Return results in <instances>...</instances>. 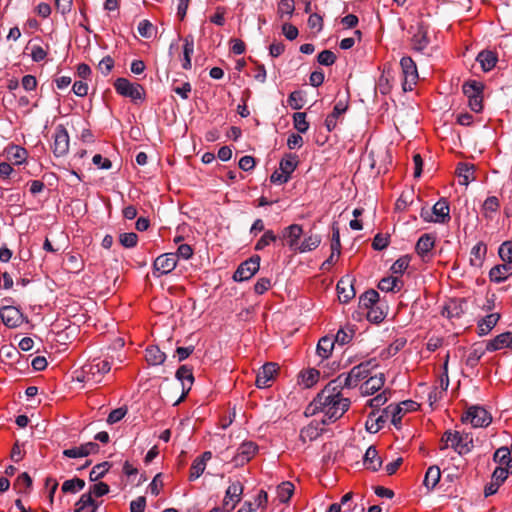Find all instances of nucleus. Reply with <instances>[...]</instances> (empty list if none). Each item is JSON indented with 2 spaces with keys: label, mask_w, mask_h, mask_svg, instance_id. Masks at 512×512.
<instances>
[{
  "label": "nucleus",
  "mask_w": 512,
  "mask_h": 512,
  "mask_svg": "<svg viewBox=\"0 0 512 512\" xmlns=\"http://www.w3.org/2000/svg\"><path fill=\"white\" fill-rule=\"evenodd\" d=\"M410 33H412L411 45L413 50L421 52L430 44L428 28L423 23H417L411 26Z\"/></svg>",
  "instance_id": "nucleus-15"
},
{
  "label": "nucleus",
  "mask_w": 512,
  "mask_h": 512,
  "mask_svg": "<svg viewBox=\"0 0 512 512\" xmlns=\"http://www.w3.org/2000/svg\"><path fill=\"white\" fill-rule=\"evenodd\" d=\"M459 183L467 186L474 179V167L466 163H460L457 167Z\"/></svg>",
  "instance_id": "nucleus-36"
},
{
  "label": "nucleus",
  "mask_w": 512,
  "mask_h": 512,
  "mask_svg": "<svg viewBox=\"0 0 512 512\" xmlns=\"http://www.w3.org/2000/svg\"><path fill=\"white\" fill-rule=\"evenodd\" d=\"M293 125L294 128L299 133H306L309 129V123L306 120V113L304 112H296L293 115Z\"/></svg>",
  "instance_id": "nucleus-47"
},
{
  "label": "nucleus",
  "mask_w": 512,
  "mask_h": 512,
  "mask_svg": "<svg viewBox=\"0 0 512 512\" xmlns=\"http://www.w3.org/2000/svg\"><path fill=\"white\" fill-rule=\"evenodd\" d=\"M420 217L425 222H434V223H447L450 221V207L448 201L444 198L438 200L434 206L429 208H422L420 212Z\"/></svg>",
  "instance_id": "nucleus-6"
},
{
  "label": "nucleus",
  "mask_w": 512,
  "mask_h": 512,
  "mask_svg": "<svg viewBox=\"0 0 512 512\" xmlns=\"http://www.w3.org/2000/svg\"><path fill=\"white\" fill-rule=\"evenodd\" d=\"M448 318L459 317L462 313L461 305L456 301H450L444 308L443 312Z\"/></svg>",
  "instance_id": "nucleus-61"
},
{
  "label": "nucleus",
  "mask_w": 512,
  "mask_h": 512,
  "mask_svg": "<svg viewBox=\"0 0 512 512\" xmlns=\"http://www.w3.org/2000/svg\"><path fill=\"white\" fill-rule=\"evenodd\" d=\"M303 235V228L299 224H291L284 228L281 233V238L287 240L288 247L296 251L300 245V238Z\"/></svg>",
  "instance_id": "nucleus-19"
},
{
  "label": "nucleus",
  "mask_w": 512,
  "mask_h": 512,
  "mask_svg": "<svg viewBox=\"0 0 512 512\" xmlns=\"http://www.w3.org/2000/svg\"><path fill=\"white\" fill-rule=\"evenodd\" d=\"M298 161L297 157L295 155H286L282 160L280 161L279 168L282 170L286 175L291 177V174L295 171L297 167Z\"/></svg>",
  "instance_id": "nucleus-42"
},
{
  "label": "nucleus",
  "mask_w": 512,
  "mask_h": 512,
  "mask_svg": "<svg viewBox=\"0 0 512 512\" xmlns=\"http://www.w3.org/2000/svg\"><path fill=\"white\" fill-rule=\"evenodd\" d=\"M337 292L340 302L347 303L355 296L352 279L349 276L342 277L337 283Z\"/></svg>",
  "instance_id": "nucleus-22"
},
{
  "label": "nucleus",
  "mask_w": 512,
  "mask_h": 512,
  "mask_svg": "<svg viewBox=\"0 0 512 512\" xmlns=\"http://www.w3.org/2000/svg\"><path fill=\"white\" fill-rule=\"evenodd\" d=\"M177 266L176 255L164 253L158 256L153 263L154 275L161 276L172 272Z\"/></svg>",
  "instance_id": "nucleus-17"
},
{
  "label": "nucleus",
  "mask_w": 512,
  "mask_h": 512,
  "mask_svg": "<svg viewBox=\"0 0 512 512\" xmlns=\"http://www.w3.org/2000/svg\"><path fill=\"white\" fill-rule=\"evenodd\" d=\"M52 151L56 157H62L69 151V134L66 128L59 124L53 133Z\"/></svg>",
  "instance_id": "nucleus-10"
},
{
  "label": "nucleus",
  "mask_w": 512,
  "mask_h": 512,
  "mask_svg": "<svg viewBox=\"0 0 512 512\" xmlns=\"http://www.w3.org/2000/svg\"><path fill=\"white\" fill-rule=\"evenodd\" d=\"M176 378L182 383L183 395H186L194 382L192 369L186 365H182L176 371Z\"/></svg>",
  "instance_id": "nucleus-25"
},
{
  "label": "nucleus",
  "mask_w": 512,
  "mask_h": 512,
  "mask_svg": "<svg viewBox=\"0 0 512 512\" xmlns=\"http://www.w3.org/2000/svg\"><path fill=\"white\" fill-rule=\"evenodd\" d=\"M400 66L403 73V89L411 91L418 80V70L415 62L409 56L402 57Z\"/></svg>",
  "instance_id": "nucleus-9"
},
{
  "label": "nucleus",
  "mask_w": 512,
  "mask_h": 512,
  "mask_svg": "<svg viewBox=\"0 0 512 512\" xmlns=\"http://www.w3.org/2000/svg\"><path fill=\"white\" fill-rule=\"evenodd\" d=\"M510 473H512V469L498 466L496 467L492 474V480L501 486L504 483V481L508 478Z\"/></svg>",
  "instance_id": "nucleus-56"
},
{
  "label": "nucleus",
  "mask_w": 512,
  "mask_h": 512,
  "mask_svg": "<svg viewBox=\"0 0 512 512\" xmlns=\"http://www.w3.org/2000/svg\"><path fill=\"white\" fill-rule=\"evenodd\" d=\"M320 373L316 369H309L301 373V383L305 388H310L317 383Z\"/></svg>",
  "instance_id": "nucleus-46"
},
{
  "label": "nucleus",
  "mask_w": 512,
  "mask_h": 512,
  "mask_svg": "<svg viewBox=\"0 0 512 512\" xmlns=\"http://www.w3.org/2000/svg\"><path fill=\"white\" fill-rule=\"evenodd\" d=\"M294 12V2L293 0H280L278 4V13L280 16L283 15H292Z\"/></svg>",
  "instance_id": "nucleus-64"
},
{
  "label": "nucleus",
  "mask_w": 512,
  "mask_h": 512,
  "mask_svg": "<svg viewBox=\"0 0 512 512\" xmlns=\"http://www.w3.org/2000/svg\"><path fill=\"white\" fill-rule=\"evenodd\" d=\"M116 92L123 96L128 97L133 101H142L145 99V90L142 85L138 83H131L126 78H118L114 82Z\"/></svg>",
  "instance_id": "nucleus-8"
},
{
  "label": "nucleus",
  "mask_w": 512,
  "mask_h": 512,
  "mask_svg": "<svg viewBox=\"0 0 512 512\" xmlns=\"http://www.w3.org/2000/svg\"><path fill=\"white\" fill-rule=\"evenodd\" d=\"M347 107V103L341 100L334 105L333 111L325 119V126L328 131H332L336 127L337 119L345 113Z\"/></svg>",
  "instance_id": "nucleus-27"
},
{
  "label": "nucleus",
  "mask_w": 512,
  "mask_h": 512,
  "mask_svg": "<svg viewBox=\"0 0 512 512\" xmlns=\"http://www.w3.org/2000/svg\"><path fill=\"white\" fill-rule=\"evenodd\" d=\"M321 243V237L318 234H310L300 242L297 252L306 253L315 250Z\"/></svg>",
  "instance_id": "nucleus-33"
},
{
  "label": "nucleus",
  "mask_w": 512,
  "mask_h": 512,
  "mask_svg": "<svg viewBox=\"0 0 512 512\" xmlns=\"http://www.w3.org/2000/svg\"><path fill=\"white\" fill-rule=\"evenodd\" d=\"M374 416V414H371L365 424L367 431L370 433H377L383 427L385 422L382 416L377 418H374Z\"/></svg>",
  "instance_id": "nucleus-51"
},
{
  "label": "nucleus",
  "mask_w": 512,
  "mask_h": 512,
  "mask_svg": "<svg viewBox=\"0 0 512 512\" xmlns=\"http://www.w3.org/2000/svg\"><path fill=\"white\" fill-rule=\"evenodd\" d=\"M333 348H334V341L332 338L330 337H322L318 344H317V354L322 358V359H327L332 351H333Z\"/></svg>",
  "instance_id": "nucleus-38"
},
{
  "label": "nucleus",
  "mask_w": 512,
  "mask_h": 512,
  "mask_svg": "<svg viewBox=\"0 0 512 512\" xmlns=\"http://www.w3.org/2000/svg\"><path fill=\"white\" fill-rule=\"evenodd\" d=\"M440 478V468L438 466H430L425 473L423 484L428 490H432L438 484Z\"/></svg>",
  "instance_id": "nucleus-34"
},
{
  "label": "nucleus",
  "mask_w": 512,
  "mask_h": 512,
  "mask_svg": "<svg viewBox=\"0 0 512 512\" xmlns=\"http://www.w3.org/2000/svg\"><path fill=\"white\" fill-rule=\"evenodd\" d=\"M319 64L324 66H331L336 61V55L331 50H323L317 56Z\"/></svg>",
  "instance_id": "nucleus-60"
},
{
  "label": "nucleus",
  "mask_w": 512,
  "mask_h": 512,
  "mask_svg": "<svg viewBox=\"0 0 512 512\" xmlns=\"http://www.w3.org/2000/svg\"><path fill=\"white\" fill-rule=\"evenodd\" d=\"M277 364L269 362L262 366L256 376V386L258 388H267L277 372Z\"/></svg>",
  "instance_id": "nucleus-21"
},
{
  "label": "nucleus",
  "mask_w": 512,
  "mask_h": 512,
  "mask_svg": "<svg viewBox=\"0 0 512 512\" xmlns=\"http://www.w3.org/2000/svg\"><path fill=\"white\" fill-rule=\"evenodd\" d=\"M155 32V27L149 20H142L138 24V33L144 38L153 37Z\"/></svg>",
  "instance_id": "nucleus-58"
},
{
  "label": "nucleus",
  "mask_w": 512,
  "mask_h": 512,
  "mask_svg": "<svg viewBox=\"0 0 512 512\" xmlns=\"http://www.w3.org/2000/svg\"><path fill=\"white\" fill-rule=\"evenodd\" d=\"M278 239V236L275 235V233L272 230H266L264 234L261 236V238L257 241L255 244V250L261 251L265 249L267 246H269L271 243L276 242Z\"/></svg>",
  "instance_id": "nucleus-45"
},
{
  "label": "nucleus",
  "mask_w": 512,
  "mask_h": 512,
  "mask_svg": "<svg viewBox=\"0 0 512 512\" xmlns=\"http://www.w3.org/2000/svg\"><path fill=\"white\" fill-rule=\"evenodd\" d=\"M476 60H477V62H479L483 71L489 72L495 67V65L498 61V58L494 52L489 51V50H484L478 54Z\"/></svg>",
  "instance_id": "nucleus-30"
},
{
  "label": "nucleus",
  "mask_w": 512,
  "mask_h": 512,
  "mask_svg": "<svg viewBox=\"0 0 512 512\" xmlns=\"http://www.w3.org/2000/svg\"><path fill=\"white\" fill-rule=\"evenodd\" d=\"M379 300V294L377 291L371 289L366 292H364L360 296V306L366 309H373V306L378 302Z\"/></svg>",
  "instance_id": "nucleus-41"
},
{
  "label": "nucleus",
  "mask_w": 512,
  "mask_h": 512,
  "mask_svg": "<svg viewBox=\"0 0 512 512\" xmlns=\"http://www.w3.org/2000/svg\"><path fill=\"white\" fill-rule=\"evenodd\" d=\"M109 486L104 482H97L90 486L89 493L95 497H102L109 493Z\"/></svg>",
  "instance_id": "nucleus-62"
},
{
  "label": "nucleus",
  "mask_w": 512,
  "mask_h": 512,
  "mask_svg": "<svg viewBox=\"0 0 512 512\" xmlns=\"http://www.w3.org/2000/svg\"><path fill=\"white\" fill-rule=\"evenodd\" d=\"M487 252V247L483 242H478L475 244L470 252V264L476 268L482 266L485 255Z\"/></svg>",
  "instance_id": "nucleus-31"
},
{
  "label": "nucleus",
  "mask_w": 512,
  "mask_h": 512,
  "mask_svg": "<svg viewBox=\"0 0 512 512\" xmlns=\"http://www.w3.org/2000/svg\"><path fill=\"white\" fill-rule=\"evenodd\" d=\"M288 105L294 110H300L305 103L304 95L301 91H293L288 97Z\"/></svg>",
  "instance_id": "nucleus-49"
},
{
  "label": "nucleus",
  "mask_w": 512,
  "mask_h": 512,
  "mask_svg": "<svg viewBox=\"0 0 512 512\" xmlns=\"http://www.w3.org/2000/svg\"><path fill=\"white\" fill-rule=\"evenodd\" d=\"M377 366L378 363L376 359L364 361L359 365L354 366L349 373L340 374L337 378L334 379V381L337 382L342 388H354L362 380L368 378L371 370Z\"/></svg>",
  "instance_id": "nucleus-4"
},
{
  "label": "nucleus",
  "mask_w": 512,
  "mask_h": 512,
  "mask_svg": "<svg viewBox=\"0 0 512 512\" xmlns=\"http://www.w3.org/2000/svg\"><path fill=\"white\" fill-rule=\"evenodd\" d=\"M331 251H333V254H336V257H339L341 254L340 231L336 225L332 227Z\"/></svg>",
  "instance_id": "nucleus-54"
},
{
  "label": "nucleus",
  "mask_w": 512,
  "mask_h": 512,
  "mask_svg": "<svg viewBox=\"0 0 512 512\" xmlns=\"http://www.w3.org/2000/svg\"><path fill=\"white\" fill-rule=\"evenodd\" d=\"M258 445L252 441L243 442L233 456L231 462L235 467H242L247 464L258 452Z\"/></svg>",
  "instance_id": "nucleus-13"
},
{
  "label": "nucleus",
  "mask_w": 512,
  "mask_h": 512,
  "mask_svg": "<svg viewBox=\"0 0 512 512\" xmlns=\"http://www.w3.org/2000/svg\"><path fill=\"white\" fill-rule=\"evenodd\" d=\"M385 383V377L383 373L378 375L368 376V379L360 386L361 393L363 395H372L379 391Z\"/></svg>",
  "instance_id": "nucleus-24"
},
{
  "label": "nucleus",
  "mask_w": 512,
  "mask_h": 512,
  "mask_svg": "<svg viewBox=\"0 0 512 512\" xmlns=\"http://www.w3.org/2000/svg\"><path fill=\"white\" fill-rule=\"evenodd\" d=\"M503 348L512 349V332H504L489 340L486 344V350L494 352Z\"/></svg>",
  "instance_id": "nucleus-23"
},
{
  "label": "nucleus",
  "mask_w": 512,
  "mask_h": 512,
  "mask_svg": "<svg viewBox=\"0 0 512 512\" xmlns=\"http://www.w3.org/2000/svg\"><path fill=\"white\" fill-rule=\"evenodd\" d=\"M111 370V363L106 359L95 358L81 367L77 380L91 385L100 383L105 374Z\"/></svg>",
  "instance_id": "nucleus-3"
},
{
  "label": "nucleus",
  "mask_w": 512,
  "mask_h": 512,
  "mask_svg": "<svg viewBox=\"0 0 512 512\" xmlns=\"http://www.w3.org/2000/svg\"><path fill=\"white\" fill-rule=\"evenodd\" d=\"M343 388L334 380L330 381L317 397L308 405L305 414H323L322 424L333 423L341 418L350 407V399L343 397Z\"/></svg>",
  "instance_id": "nucleus-1"
},
{
  "label": "nucleus",
  "mask_w": 512,
  "mask_h": 512,
  "mask_svg": "<svg viewBox=\"0 0 512 512\" xmlns=\"http://www.w3.org/2000/svg\"><path fill=\"white\" fill-rule=\"evenodd\" d=\"M119 242L124 248H134L138 243V235L134 232L121 233Z\"/></svg>",
  "instance_id": "nucleus-50"
},
{
  "label": "nucleus",
  "mask_w": 512,
  "mask_h": 512,
  "mask_svg": "<svg viewBox=\"0 0 512 512\" xmlns=\"http://www.w3.org/2000/svg\"><path fill=\"white\" fill-rule=\"evenodd\" d=\"M494 461L499 463V466L512 469L511 451L507 447L497 449L494 453Z\"/></svg>",
  "instance_id": "nucleus-37"
},
{
  "label": "nucleus",
  "mask_w": 512,
  "mask_h": 512,
  "mask_svg": "<svg viewBox=\"0 0 512 512\" xmlns=\"http://www.w3.org/2000/svg\"><path fill=\"white\" fill-rule=\"evenodd\" d=\"M145 359L150 365H161L166 359V354L159 347L151 345L145 350Z\"/></svg>",
  "instance_id": "nucleus-32"
},
{
  "label": "nucleus",
  "mask_w": 512,
  "mask_h": 512,
  "mask_svg": "<svg viewBox=\"0 0 512 512\" xmlns=\"http://www.w3.org/2000/svg\"><path fill=\"white\" fill-rule=\"evenodd\" d=\"M400 283L401 281L399 280L398 277H386L380 280L378 288L384 292L399 291L401 288Z\"/></svg>",
  "instance_id": "nucleus-40"
},
{
  "label": "nucleus",
  "mask_w": 512,
  "mask_h": 512,
  "mask_svg": "<svg viewBox=\"0 0 512 512\" xmlns=\"http://www.w3.org/2000/svg\"><path fill=\"white\" fill-rule=\"evenodd\" d=\"M294 492V485L291 482H283L278 486L277 494L280 502L285 503L289 501Z\"/></svg>",
  "instance_id": "nucleus-48"
},
{
  "label": "nucleus",
  "mask_w": 512,
  "mask_h": 512,
  "mask_svg": "<svg viewBox=\"0 0 512 512\" xmlns=\"http://www.w3.org/2000/svg\"><path fill=\"white\" fill-rule=\"evenodd\" d=\"M24 322V316L21 311L9 305H2V324L8 328L19 327Z\"/></svg>",
  "instance_id": "nucleus-18"
},
{
  "label": "nucleus",
  "mask_w": 512,
  "mask_h": 512,
  "mask_svg": "<svg viewBox=\"0 0 512 512\" xmlns=\"http://www.w3.org/2000/svg\"><path fill=\"white\" fill-rule=\"evenodd\" d=\"M324 425L325 424H322V419L320 421L313 420L300 430L299 440L302 444H306L307 442L317 439L324 431Z\"/></svg>",
  "instance_id": "nucleus-20"
},
{
  "label": "nucleus",
  "mask_w": 512,
  "mask_h": 512,
  "mask_svg": "<svg viewBox=\"0 0 512 512\" xmlns=\"http://www.w3.org/2000/svg\"><path fill=\"white\" fill-rule=\"evenodd\" d=\"M85 487V481L80 478H73L66 480L62 484V491L64 493H76Z\"/></svg>",
  "instance_id": "nucleus-43"
},
{
  "label": "nucleus",
  "mask_w": 512,
  "mask_h": 512,
  "mask_svg": "<svg viewBox=\"0 0 512 512\" xmlns=\"http://www.w3.org/2000/svg\"><path fill=\"white\" fill-rule=\"evenodd\" d=\"M462 420L470 422L475 428L487 427L492 422V416L483 407L472 406L467 410L466 416Z\"/></svg>",
  "instance_id": "nucleus-12"
},
{
  "label": "nucleus",
  "mask_w": 512,
  "mask_h": 512,
  "mask_svg": "<svg viewBox=\"0 0 512 512\" xmlns=\"http://www.w3.org/2000/svg\"><path fill=\"white\" fill-rule=\"evenodd\" d=\"M97 501L93 499V495L91 493H84L81 495L80 499L77 501L74 512H82L88 509L90 506L94 505Z\"/></svg>",
  "instance_id": "nucleus-52"
},
{
  "label": "nucleus",
  "mask_w": 512,
  "mask_h": 512,
  "mask_svg": "<svg viewBox=\"0 0 512 512\" xmlns=\"http://www.w3.org/2000/svg\"><path fill=\"white\" fill-rule=\"evenodd\" d=\"M353 334H354L353 329L341 328L338 330V332L335 336V342L339 343L340 345L347 344L351 341Z\"/></svg>",
  "instance_id": "nucleus-59"
},
{
  "label": "nucleus",
  "mask_w": 512,
  "mask_h": 512,
  "mask_svg": "<svg viewBox=\"0 0 512 512\" xmlns=\"http://www.w3.org/2000/svg\"><path fill=\"white\" fill-rule=\"evenodd\" d=\"M418 408H419V404L417 402H415L413 400H405V401H402L401 403H399L396 406L389 405L385 409V412L387 414L391 413V416H392L391 422H392V424L396 428H399L400 425H401L402 416L405 413H407V412L416 411Z\"/></svg>",
  "instance_id": "nucleus-14"
},
{
  "label": "nucleus",
  "mask_w": 512,
  "mask_h": 512,
  "mask_svg": "<svg viewBox=\"0 0 512 512\" xmlns=\"http://www.w3.org/2000/svg\"><path fill=\"white\" fill-rule=\"evenodd\" d=\"M483 88V84L476 80L468 81L462 86V91L468 98L469 107L476 113L480 112L483 108Z\"/></svg>",
  "instance_id": "nucleus-7"
},
{
  "label": "nucleus",
  "mask_w": 512,
  "mask_h": 512,
  "mask_svg": "<svg viewBox=\"0 0 512 512\" xmlns=\"http://www.w3.org/2000/svg\"><path fill=\"white\" fill-rule=\"evenodd\" d=\"M260 268V257L252 256L248 260L242 262L234 272L233 279L242 282L252 278Z\"/></svg>",
  "instance_id": "nucleus-11"
},
{
  "label": "nucleus",
  "mask_w": 512,
  "mask_h": 512,
  "mask_svg": "<svg viewBox=\"0 0 512 512\" xmlns=\"http://www.w3.org/2000/svg\"><path fill=\"white\" fill-rule=\"evenodd\" d=\"M111 465L109 462H102L95 465L89 474V479L92 482H96L99 479L103 478L105 474L109 471Z\"/></svg>",
  "instance_id": "nucleus-44"
},
{
  "label": "nucleus",
  "mask_w": 512,
  "mask_h": 512,
  "mask_svg": "<svg viewBox=\"0 0 512 512\" xmlns=\"http://www.w3.org/2000/svg\"><path fill=\"white\" fill-rule=\"evenodd\" d=\"M194 52V41L191 37H186L184 39L183 45V59H182V67L186 70L191 69V56Z\"/></svg>",
  "instance_id": "nucleus-39"
},
{
  "label": "nucleus",
  "mask_w": 512,
  "mask_h": 512,
  "mask_svg": "<svg viewBox=\"0 0 512 512\" xmlns=\"http://www.w3.org/2000/svg\"><path fill=\"white\" fill-rule=\"evenodd\" d=\"M500 315L498 313H491L478 321V335H487L498 323Z\"/></svg>",
  "instance_id": "nucleus-29"
},
{
  "label": "nucleus",
  "mask_w": 512,
  "mask_h": 512,
  "mask_svg": "<svg viewBox=\"0 0 512 512\" xmlns=\"http://www.w3.org/2000/svg\"><path fill=\"white\" fill-rule=\"evenodd\" d=\"M3 154L10 164L2 162V192L9 189L5 186L7 180H11L12 183H20L22 181L20 172L16 171L12 165L24 164L27 160L28 152L19 145L10 144L4 149Z\"/></svg>",
  "instance_id": "nucleus-2"
},
{
  "label": "nucleus",
  "mask_w": 512,
  "mask_h": 512,
  "mask_svg": "<svg viewBox=\"0 0 512 512\" xmlns=\"http://www.w3.org/2000/svg\"><path fill=\"white\" fill-rule=\"evenodd\" d=\"M410 263V258L408 256H403L397 259L391 266V271L393 274L402 275L406 269L408 268Z\"/></svg>",
  "instance_id": "nucleus-53"
},
{
  "label": "nucleus",
  "mask_w": 512,
  "mask_h": 512,
  "mask_svg": "<svg viewBox=\"0 0 512 512\" xmlns=\"http://www.w3.org/2000/svg\"><path fill=\"white\" fill-rule=\"evenodd\" d=\"M127 411L128 410L126 407H119L117 409L112 410L107 417V422L109 424H115L121 421L127 414Z\"/></svg>",
  "instance_id": "nucleus-63"
},
{
  "label": "nucleus",
  "mask_w": 512,
  "mask_h": 512,
  "mask_svg": "<svg viewBox=\"0 0 512 512\" xmlns=\"http://www.w3.org/2000/svg\"><path fill=\"white\" fill-rule=\"evenodd\" d=\"M363 463H364V466L367 469H369V470H371L373 472H376V471H378L381 468L382 460L378 456V451L375 448V446H370L366 450L365 455H364V459H363Z\"/></svg>",
  "instance_id": "nucleus-26"
},
{
  "label": "nucleus",
  "mask_w": 512,
  "mask_h": 512,
  "mask_svg": "<svg viewBox=\"0 0 512 512\" xmlns=\"http://www.w3.org/2000/svg\"><path fill=\"white\" fill-rule=\"evenodd\" d=\"M435 245V237L432 234H423L416 243V252L424 258Z\"/></svg>",
  "instance_id": "nucleus-28"
},
{
  "label": "nucleus",
  "mask_w": 512,
  "mask_h": 512,
  "mask_svg": "<svg viewBox=\"0 0 512 512\" xmlns=\"http://www.w3.org/2000/svg\"><path fill=\"white\" fill-rule=\"evenodd\" d=\"M244 487L239 481L232 482L225 492L223 500V509L226 512H231L235 509L236 505L241 501Z\"/></svg>",
  "instance_id": "nucleus-16"
},
{
  "label": "nucleus",
  "mask_w": 512,
  "mask_h": 512,
  "mask_svg": "<svg viewBox=\"0 0 512 512\" xmlns=\"http://www.w3.org/2000/svg\"><path fill=\"white\" fill-rule=\"evenodd\" d=\"M510 270L511 267L506 264L494 266L489 272L490 280L495 283H501L508 278Z\"/></svg>",
  "instance_id": "nucleus-35"
},
{
  "label": "nucleus",
  "mask_w": 512,
  "mask_h": 512,
  "mask_svg": "<svg viewBox=\"0 0 512 512\" xmlns=\"http://www.w3.org/2000/svg\"><path fill=\"white\" fill-rule=\"evenodd\" d=\"M205 468L206 465L203 463V460H198L196 458L191 465L189 479L194 481L199 478L203 474Z\"/></svg>",
  "instance_id": "nucleus-55"
},
{
  "label": "nucleus",
  "mask_w": 512,
  "mask_h": 512,
  "mask_svg": "<svg viewBox=\"0 0 512 512\" xmlns=\"http://www.w3.org/2000/svg\"><path fill=\"white\" fill-rule=\"evenodd\" d=\"M440 449L453 448L458 454L469 453L473 448V438L470 434L460 433L458 431H446L441 439Z\"/></svg>",
  "instance_id": "nucleus-5"
},
{
  "label": "nucleus",
  "mask_w": 512,
  "mask_h": 512,
  "mask_svg": "<svg viewBox=\"0 0 512 512\" xmlns=\"http://www.w3.org/2000/svg\"><path fill=\"white\" fill-rule=\"evenodd\" d=\"M500 258L509 264L512 263V241L502 243L498 250Z\"/></svg>",
  "instance_id": "nucleus-57"
}]
</instances>
